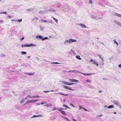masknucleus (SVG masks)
Returning <instances> with one entry per match:
<instances>
[{"mask_svg":"<svg viewBox=\"0 0 121 121\" xmlns=\"http://www.w3.org/2000/svg\"><path fill=\"white\" fill-rule=\"evenodd\" d=\"M36 45L35 44H33L32 43L30 44H29L27 43L26 44H22V48H24L25 47H30L31 46L35 47Z\"/></svg>","mask_w":121,"mask_h":121,"instance_id":"obj_1","label":"nucleus"},{"mask_svg":"<svg viewBox=\"0 0 121 121\" xmlns=\"http://www.w3.org/2000/svg\"><path fill=\"white\" fill-rule=\"evenodd\" d=\"M36 38H39L40 39H41L42 41H43L48 39V38L47 37H45L44 38H43V36L40 35H38L36 36Z\"/></svg>","mask_w":121,"mask_h":121,"instance_id":"obj_2","label":"nucleus"},{"mask_svg":"<svg viewBox=\"0 0 121 121\" xmlns=\"http://www.w3.org/2000/svg\"><path fill=\"white\" fill-rule=\"evenodd\" d=\"M72 72L76 73H80L84 75H87V76H89V75H92V74H93L92 73H91L87 74V73H81L80 72H79V71H77L76 70H72Z\"/></svg>","mask_w":121,"mask_h":121,"instance_id":"obj_3","label":"nucleus"},{"mask_svg":"<svg viewBox=\"0 0 121 121\" xmlns=\"http://www.w3.org/2000/svg\"><path fill=\"white\" fill-rule=\"evenodd\" d=\"M38 100H28L24 104V105L25 104H28L29 103H31L32 102H35L37 101H38Z\"/></svg>","mask_w":121,"mask_h":121,"instance_id":"obj_4","label":"nucleus"},{"mask_svg":"<svg viewBox=\"0 0 121 121\" xmlns=\"http://www.w3.org/2000/svg\"><path fill=\"white\" fill-rule=\"evenodd\" d=\"M62 86L65 89L72 91L74 90L72 89L69 86H67L65 85H63Z\"/></svg>","mask_w":121,"mask_h":121,"instance_id":"obj_5","label":"nucleus"},{"mask_svg":"<svg viewBox=\"0 0 121 121\" xmlns=\"http://www.w3.org/2000/svg\"><path fill=\"white\" fill-rule=\"evenodd\" d=\"M78 25L81 26L82 28H88V27L86 26L85 25L83 24L80 23L78 24Z\"/></svg>","mask_w":121,"mask_h":121,"instance_id":"obj_6","label":"nucleus"},{"mask_svg":"<svg viewBox=\"0 0 121 121\" xmlns=\"http://www.w3.org/2000/svg\"><path fill=\"white\" fill-rule=\"evenodd\" d=\"M70 41L68 39L66 40L65 42H64V43L66 45H67L68 44H69V43Z\"/></svg>","mask_w":121,"mask_h":121,"instance_id":"obj_7","label":"nucleus"},{"mask_svg":"<svg viewBox=\"0 0 121 121\" xmlns=\"http://www.w3.org/2000/svg\"><path fill=\"white\" fill-rule=\"evenodd\" d=\"M114 22L116 25H117L119 26H120L121 25V23L117 20H115L114 21Z\"/></svg>","mask_w":121,"mask_h":121,"instance_id":"obj_8","label":"nucleus"},{"mask_svg":"<svg viewBox=\"0 0 121 121\" xmlns=\"http://www.w3.org/2000/svg\"><path fill=\"white\" fill-rule=\"evenodd\" d=\"M69 81L70 82H79V81H78V80L75 79H69Z\"/></svg>","mask_w":121,"mask_h":121,"instance_id":"obj_9","label":"nucleus"},{"mask_svg":"<svg viewBox=\"0 0 121 121\" xmlns=\"http://www.w3.org/2000/svg\"><path fill=\"white\" fill-rule=\"evenodd\" d=\"M27 97H28V98H36V97H40V96H30V95H27Z\"/></svg>","mask_w":121,"mask_h":121,"instance_id":"obj_10","label":"nucleus"},{"mask_svg":"<svg viewBox=\"0 0 121 121\" xmlns=\"http://www.w3.org/2000/svg\"><path fill=\"white\" fill-rule=\"evenodd\" d=\"M113 103L117 105L118 106L119 105V104H120L119 102L116 101H114Z\"/></svg>","mask_w":121,"mask_h":121,"instance_id":"obj_11","label":"nucleus"},{"mask_svg":"<svg viewBox=\"0 0 121 121\" xmlns=\"http://www.w3.org/2000/svg\"><path fill=\"white\" fill-rule=\"evenodd\" d=\"M98 56L100 58V59L103 62H104V60L103 59V57H101V55H98Z\"/></svg>","mask_w":121,"mask_h":121,"instance_id":"obj_12","label":"nucleus"},{"mask_svg":"<svg viewBox=\"0 0 121 121\" xmlns=\"http://www.w3.org/2000/svg\"><path fill=\"white\" fill-rule=\"evenodd\" d=\"M69 41H70V43L72 42H77V40H76L71 39H69Z\"/></svg>","mask_w":121,"mask_h":121,"instance_id":"obj_13","label":"nucleus"},{"mask_svg":"<svg viewBox=\"0 0 121 121\" xmlns=\"http://www.w3.org/2000/svg\"><path fill=\"white\" fill-rule=\"evenodd\" d=\"M46 12L45 11H40L39 12V13L40 14H43Z\"/></svg>","mask_w":121,"mask_h":121,"instance_id":"obj_14","label":"nucleus"},{"mask_svg":"<svg viewBox=\"0 0 121 121\" xmlns=\"http://www.w3.org/2000/svg\"><path fill=\"white\" fill-rule=\"evenodd\" d=\"M115 15L121 18V14L116 13L115 14Z\"/></svg>","mask_w":121,"mask_h":121,"instance_id":"obj_15","label":"nucleus"},{"mask_svg":"<svg viewBox=\"0 0 121 121\" xmlns=\"http://www.w3.org/2000/svg\"><path fill=\"white\" fill-rule=\"evenodd\" d=\"M61 82H62L63 84H65V85H68V82H65V81H61Z\"/></svg>","mask_w":121,"mask_h":121,"instance_id":"obj_16","label":"nucleus"},{"mask_svg":"<svg viewBox=\"0 0 121 121\" xmlns=\"http://www.w3.org/2000/svg\"><path fill=\"white\" fill-rule=\"evenodd\" d=\"M114 108V106L113 105H110L108 106V108Z\"/></svg>","mask_w":121,"mask_h":121,"instance_id":"obj_17","label":"nucleus"},{"mask_svg":"<svg viewBox=\"0 0 121 121\" xmlns=\"http://www.w3.org/2000/svg\"><path fill=\"white\" fill-rule=\"evenodd\" d=\"M24 73L25 74L28 75H32L34 74V73H28L26 72Z\"/></svg>","mask_w":121,"mask_h":121,"instance_id":"obj_18","label":"nucleus"},{"mask_svg":"<svg viewBox=\"0 0 121 121\" xmlns=\"http://www.w3.org/2000/svg\"><path fill=\"white\" fill-rule=\"evenodd\" d=\"M61 94V95H65V96H68V94H63L62 93H55V94Z\"/></svg>","mask_w":121,"mask_h":121,"instance_id":"obj_19","label":"nucleus"},{"mask_svg":"<svg viewBox=\"0 0 121 121\" xmlns=\"http://www.w3.org/2000/svg\"><path fill=\"white\" fill-rule=\"evenodd\" d=\"M52 17L53 18V20L56 22V23H57L58 21V20L56 18H55L53 17Z\"/></svg>","mask_w":121,"mask_h":121,"instance_id":"obj_20","label":"nucleus"},{"mask_svg":"<svg viewBox=\"0 0 121 121\" xmlns=\"http://www.w3.org/2000/svg\"><path fill=\"white\" fill-rule=\"evenodd\" d=\"M21 66H23L25 67H28L29 66V65L28 64H23L22 65H21Z\"/></svg>","mask_w":121,"mask_h":121,"instance_id":"obj_21","label":"nucleus"},{"mask_svg":"<svg viewBox=\"0 0 121 121\" xmlns=\"http://www.w3.org/2000/svg\"><path fill=\"white\" fill-rule=\"evenodd\" d=\"M40 30H43L44 29V27L42 26H40Z\"/></svg>","mask_w":121,"mask_h":121,"instance_id":"obj_22","label":"nucleus"},{"mask_svg":"<svg viewBox=\"0 0 121 121\" xmlns=\"http://www.w3.org/2000/svg\"><path fill=\"white\" fill-rule=\"evenodd\" d=\"M76 58H77V59H78L81 60V59L80 58V56L77 55L76 56Z\"/></svg>","mask_w":121,"mask_h":121,"instance_id":"obj_23","label":"nucleus"},{"mask_svg":"<svg viewBox=\"0 0 121 121\" xmlns=\"http://www.w3.org/2000/svg\"><path fill=\"white\" fill-rule=\"evenodd\" d=\"M51 105L50 104H46L44 105V106L47 107H50L51 106Z\"/></svg>","mask_w":121,"mask_h":121,"instance_id":"obj_24","label":"nucleus"},{"mask_svg":"<svg viewBox=\"0 0 121 121\" xmlns=\"http://www.w3.org/2000/svg\"><path fill=\"white\" fill-rule=\"evenodd\" d=\"M55 91L54 90H51V91H44V92H45V93H47L48 92H50V91L54 92V91Z\"/></svg>","mask_w":121,"mask_h":121,"instance_id":"obj_25","label":"nucleus"},{"mask_svg":"<svg viewBox=\"0 0 121 121\" xmlns=\"http://www.w3.org/2000/svg\"><path fill=\"white\" fill-rule=\"evenodd\" d=\"M26 52L24 51H22L21 52V53L22 55L26 54Z\"/></svg>","mask_w":121,"mask_h":121,"instance_id":"obj_26","label":"nucleus"},{"mask_svg":"<svg viewBox=\"0 0 121 121\" xmlns=\"http://www.w3.org/2000/svg\"><path fill=\"white\" fill-rule=\"evenodd\" d=\"M63 106L64 107H65V108H69V107L67 105L65 104H64L63 105Z\"/></svg>","mask_w":121,"mask_h":121,"instance_id":"obj_27","label":"nucleus"},{"mask_svg":"<svg viewBox=\"0 0 121 121\" xmlns=\"http://www.w3.org/2000/svg\"><path fill=\"white\" fill-rule=\"evenodd\" d=\"M62 117L63 118H64L67 121H70L67 118L65 117H64V116H62Z\"/></svg>","mask_w":121,"mask_h":121,"instance_id":"obj_28","label":"nucleus"},{"mask_svg":"<svg viewBox=\"0 0 121 121\" xmlns=\"http://www.w3.org/2000/svg\"><path fill=\"white\" fill-rule=\"evenodd\" d=\"M51 64H59L60 63L57 62H51Z\"/></svg>","mask_w":121,"mask_h":121,"instance_id":"obj_29","label":"nucleus"},{"mask_svg":"<svg viewBox=\"0 0 121 121\" xmlns=\"http://www.w3.org/2000/svg\"><path fill=\"white\" fill-rule=\"evenodd\" d=\"M61 112L62 113V114H64L65 115H66V114L65 112L64 111H61Z\"/></svg>","mask_w":121,"mask_h":121,"instance_id":"obj_30","label":"nucleus"},{"mask_svg":"<svg viewBox=\"0 0 121 121\" xmlns=\"http://www.w3.org/2000/svg\"><path fill=\"white\" fill-rule=\"evenodd\" d=\"M25 101V100L24 99H22L20 103L21 104L23 102H24Z\"/></svg>","mask_w":121,"mask_h":121,"instance_id":"obj_31","label":"nucleus"},{"mask_svg":"<svg viewBox=\"0 0 121 121\" xmlns=\"http://www.w3.org/2000/svg\"><path fill=\"white\" fill-rule=\"evenodd\" d=\"M22 19L17 20V22H22Z\"/></svg>","mask_w":121,"mask_h":121,"instance_id":"obj_32","label":"nucleus"},{"mask_svg":"<svg viewBox=\"0 0 121 121\" xmlns=\"http://www.w3.org/2000/svg\"><path fill=\"white\" fill-rule=\"evenodd\" d=\"M68 85H73V84H76V83H69L68 82Z\"/></svg>","mask_w":121,"mask_h":121,"instance_id":"obj_33","label":"nucleus"},{"mask_svg":"<svg viewBox=\"0 0 121 121\" xmlns=\"http://www.w3.org/2000/svg\"><path fill=\"white\" fill-rule=\"evenodd\" d=\"M33 10V9H26V10L29 11H32V10Z\"/></svg>","mask_w":121,"mask_h":121,"instance_id":"obj_34","label":"nucleus"},{"mask_svg":"<svg viewBox=\"0 0 121 121\" xmlns=\"http://www.w3.org/2000/svg\"><path fill=\"white\" fill-rule=\"evenodd\" d=\"M38 115H35L32 117L31 118H33L34 117H38Z\"/></svg>","mask_w":121,"mask_h":121,"instance_id":"obj_35","label":"nucleus"},{"mask_svg":"<svg viewBox=\"0 0 121 121\" xmlns=\"http://www.w3.org/2000/svg\"><path fill=\"white\" fill-rule=\"evenodd\" d=\"M91 17L92 18H95V16L93 15H91Z\"/></svg>","mask_w":121,"mask_h":121,"instance_id":"obj_36","label":"nucleus"},{"mask_svg":"<svg viewBox=\"0 0 121 121\" xmlns=\"http://www.w3.org/2000/svg\"><path fill=\"white\" fill-rule=\"evenodd\" d=\"M89 4L92 3V1L91 0H89Z\"/></svg>","mask_w":121,"mask_h":121,"instance_id":"obj_37","label":"nucleus"},{"mask_svg":"<svg viewBox=\"0 0 121 121\" xmlns=\"http://www.w3.org/2000/svg\"><path fill=\"white\" fill-rule=\"evenodd\" d=\"M114 41L115 43H116L117 45H118V43L115 40H114Z\"/></svg>","mask_w":121,"mask_h":121,"instance_id":"obj_38","label":"nucleus"},{"mask_svg":"<svg viewBox=\"0 0 121 121\" xmlns=\"http://www.w3.org/2000/svg\"><path fill=\"white\" fill-rule=\"evenodd\" d=\"M28 97H27V96L25 98H24V99L25 100H26L27 99H28Z\"/></svg>","mask_w":121,"mask_h":121,"instance_id":"obj_39","label":"nucleus"},{"mask_svg":"<svg viewBox=\"0 0 121 121\" xmlns=\"http://www.w3.org/2000/svg\"><path fill=\"white\" fill-rule=\"evenodd\" d=\"M3 13L4 14H7V12H3L1 13Z\"/></svg>","mask_w":121,"mask_h":121,"instance_id":"obj_40","label":"nucleus"},{"mask_svg":"<svg viewBox=\"0 0 121 121\" xmlns=\"http://www.w3.org/2000/svg\"><path fill=\"white\" fill-rule=\"evenodd\" d=\"M41 21H42L43 22H47V21L46 20H43L42 19H41Z\"/></svg>","mask_w":121,"mask_h":121,"instance_id":"obj_41","label":"nucleus"},{"mask_svg":"<svg viewBox=\"0 0 121 121\" xmlns=\"http://www.w3.org/2000/svg\"><path fill=\"white\" fill-rule=\"evenodd\" d=\"M83 109L85 111H88L87 110L84 108H83Z\"/></svg>","mask_w":121,"mask_h":121,"instance_id":"obj_42","label":"nucleus"},{"mask_svg":"<svg viewBox=\"0 0 121 121\" xmlns=\"http://www.w3.org/2000/svg\"><path fill=\"white\" fill-rule=\"evenodd\" d=\"M62 109H61V108L60 109L58 110L61 112V111H62Z\"/></svg>","mask_w":121,"mask_h":121,"instance_id":"obj_43","label":"nucleus"},{"mask_svg":"<svg viewBox=\"0 0 121 121\" xmlns=\"http://www.w3.org/2000/svg\"><path fill=\"white\" fill-rule=\"evenodd\" d=\"M79 107H80V109H83V108H84V107H82L80 105L79 106Z\"/></svg>","mask_w":121,"mask_h":121,"instance_id":"obj_44","label":"nucleus"},{"mask_svg":"<svg viewBox=\"0 0 121 121\" xmlns=\"http://www.w3.org/2000/svg\"><path fill=\"white\" fill-rule=\"evenodd\" d=\"M95 61V60H93L92 59H91V60L90 61V62H93V61Z\"/></svg>","mask_w":121,"mask_h":121,"instance_id":"obj_45","label":"nucleus"},{"mask_svg":"<svg viewBox=\"0 0 121 121\" xmlns=\"http://www.w3.org/2000/svg\"><path fill=\"white\" fill-rule=\"evenodd\" d=\"M50 23H53V22L52 20H50Z\"/></svg>","mask_w":121,"mask_h":121,"instance_id":"obj_46","label":"nucleus"},{"mask_svg":"<svg viewBox=\"0 0 121 121\" xmlns=\"http://www.w3.org/2000/svg\"><path fill=\"white\" fill-rule=\"evenodd\" d=\"M56 110H58V108L56 109V108H54L52 110L53 111H54Z\"/></svg>","mask_w":121,"mask_h":121,"instance_id":"obj_47","label":"nucleus"},{"mask_svg":"<svg viewBox=\"0 0 121 121\" xmlns=\"http://www.w3.org/2000/svg\"><path fill=\"white\" fill-rule=\"evenodd\" d=\"M24 39V37H22V38L21 39V40H23V39Z\"/></svg>","mask_w":121,"mask_h":121,"instance_id":"obj_48","label":"nucleus"},{"mask_svg":"<svg viewBox=\"0 0 121 121\" xmlns=\"http://www.w3.org/2000/svg\"><path fill=\"white\" fill-rule=\"evenodd\" d=\"M12 21H17V20H11Z\"/></svg>","mask_w":121,"mask_h":121,"instance_id":"obj_49","label":"nucleus"},{"mask_svg":"<svg viewBox=\"0 0 121 121\" xmlns=\"http://www.w3.org/2000/svg\"><path fill=\"white\" fill-rule=\"evenodd\" d=\"M118 67L120 68H121V64L119 65H118Z\"/></svg>","mask_w":121,"mask_h":121,"instance_id":"obj_50","label":"nucleus"},{"mask_svg":"<svg viewBox=\"0 0 121 121\" xmlns=\"http://www.w3.org/2000/svg\"><path fill=\"white\" fill-rule=\"evenodd\" d=\"M38 117H41L42 116L41 115H38Z\"/></svg>","mask_w":121,"mask_h":121,"instance_id":"obj_51","label":"nucleus"},{"mask_svg":"<svg viewBox=\"0 0 121 121\" xmlns=\"http://www.w3.org/2000/svg\"><path fill=\"white\" fill-rule=\"evenodd\" d=\"M5 56V55L3 54L1 55V56L3 57L4 56Z\"/></svg>","mask_w":121,"mask_h":121,"instance_id":"obj_52","label":"nucleus"},{"mask_svg":"<svg viewBox=\"0 0 121 121\" xmlns=\"http://www.w3.org/2000/svg\"><path fill=\"white\" fill-rule=\"evenodd\" d=\"M49 10L51 11H53L54 12L55 11V10Z\"/></svg>","mask_w":121,"mask_h":121,"instance_id":"obj_53","label":"nucleus"},{"mask_svg":"<svg viewBox=\"0 0 121 121\" xmlns=\"http://www.w3.org/2000/svg\"><path fill=\"white\" fill-rule=\"evenodd\" d=\"M89 81V80L88 79H87L86 80V81L87 82H88Z\"/></svg>","mask_w":121,"mask_h":121,"instance_id":"obj_54","label":"nucleus"},{"mask_svg":"<svg viewBox=\"0 0 121 121\" xmlns=\"http://www.w3.org/2000/svg\"><path fill=\"white\" fill-rule=\"evenodd\" d=\"M61 109H62L63 110H66L67 109L66 108H61Z\"/></svg>","mask_w":121,"mask_h":121,"instance_id":"obj_55","label":"nucleus"},{"mask_svg":"<svg viewBox=\"0 0 121 121\" xmlns=\"http://www.w3.org/2000/svg\"><path fill=\"white\" fill-rule=\"evenodd\" d=\"M36 105H40V104L39 103H37L36 104Z\"/></svg>","mask_w":121,"mask_h":121,"instance_id":"obj_56","label":"nucleus"},{"mask_svg":"<svg viewBox=\"0 0 121 121\" xmlns=\"http://www.w3.org/2000/svg\"><path fill=\"white\" fill-rule=\"evenodd\" d=\"M95 64H96V66H98V65H98V64L97 63H96Z\"/></svg>","mask_w":121,"mask_h":121,"instance_id":"obj_57","label":"nucleus"},{"mask_svg":"<svg viewBox=\"0 0 121 121\" xmlns=\"http://www.w3.org/2000/svg\"><path fill=\"white\" fill-rule=\"evenodd\" d=\"M93 63L95 64L96 63V62H95V61H93Z\"/></svg>","mask_w":121,"mask_h":121,"instance_id":"obj_58","label":"nucleus"},{"mask_svg":"<svg viewBox=\"0 0 121 121\" xmlns=\"http://www.w3.org/2000/svg\"><path fill=\"white\" fill-rule=\"evenodd\" d=\"M7 16H8V17H9V18H11V16H9V15H8Z\"/></svg>","mask_w":121,"mask_h":121,"instance_id":"obj_59","label":"nucleus"},{"mask_svg":"<svg viewBox=\"0 0 121 121\" xmlns=\"http://www.w3.org/2000/svg\"><path fill=\"white\" fill-rule=\"evenodd\" d=\"M102 92V91L101 90L99 91V93H101Z\"/></svg>","mask_w":121,"mask_h":121,"instance_id":"obj_60","label":"nucleus"},{"mask_svg":"<svg viewBox=\"0 0 121 121\" xmlns=\"http://www.w3.org/2000/svg\"><path fill=\"white\" fill-rule=\"evenodd\" d=\"M3 22V21L2 20H0V22Z\"/></svg>","mask_w":121,"mask_h":121,"instance_id":"obj_61","label":"nucleus"},{"mask_svg":"<svg viewBox=\"0 0 121 121\" xmlns=\"http://www.w3.org/2000/svg\"><path fill=\"white\" fill-rule=\"evenodd\" d=\"M11 72H14L15 71V70H12V71H11Z\"/></svg>","mask_w":121,"mask_h":121,"instance_id":"obj_62","label":"nucleus"},{"mask_svg":"<svg viewBox=\"0 0 121 121\" xmlns=\"http://www.w3.org/2000/svg\"><path fill=\"white\" fill-rule=\"evenodd\" d=\"M73 121H77V120H75V119H73Z\"/></svg>","mask_w":121,"mask_h":121,"instance_id":"obj_63","label":"nucleus"},{"mask_svg":"<svg viewBox=\"0 0 121 121\" xmlns=\"http://www.w3.org/2000/svg\"><path fill=\"white\" fill-rule=\"evenodd\" d=\"M118 106L120 108H121V106L120 105V104H119V105H118Z\"/></svg>","mask_w":121,"mask_h":121,"instance_id":"obj_64","label":"nucleus"}]
</instances>
